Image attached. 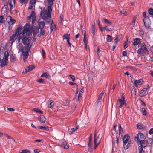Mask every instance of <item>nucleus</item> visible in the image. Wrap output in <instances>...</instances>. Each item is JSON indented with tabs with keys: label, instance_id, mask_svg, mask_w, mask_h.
Listing matches in <instances>:
<instances>
[{
	"label": "nucleus",
	"instance_id": "nucleus-1",
	"mask_svg": "<svg viewBox=\"0 0 153 153\" xmlns=\"http://www.w3.org/2000/svg\"><path fill=\"white\" fill-rule=\"evenodd\" d=\"M23 28L22 26H20L14 31L13 34L11 36L10 38V41L12 45L15 40L17 39L19 35V32H21Z\"/></svg>",
	"mask_w": 153,
	"mask_h": 153
},
{
	"label": "nucleus",
	"instance_id": "nucleus-2",
	"mask_svg": "<svg viewBox=\"0 0 153 153\" xmlns=\"http://www.w3.org/2000/svg\"><path fill=\"white\" fill-rule=\"evenodd\" d=\"M122 140L123 143V146L124 149H127L131 146L130 137L128 134H126L123 137Z\"/></svg>",
	"mask_w": 153,
	"mask_h": 153
},
{
	"label": "nucleus",
	"instance_id": "nucleus-3",
	"mask_svg": "<svg viewBox=\"0 0 153 153\" xmlns=\"http://www.w3.org/2000/svg\"><path fill=\"white\" fill-rule=\"evenodd\" d=\"M31 37L28 36H24L22 39V42L28 50H30L31 45L30 42L31 41Z\"/></svg>",
	"mask_w": 153,
	"mask_h": 153
},
{
	"label": "nucleus",
	"instance_id": "nucleus-4",
	"mask_svg": "<svg viewBox=\"0 0 153 153\" xmlns=\"http://www.w3.org/2000/svg\"><path fill=\"white\" fill-rule=\"evenodd\" d=\"M141 48H139L137 51V53L144 56L145 54H149V51L146 47V45L144 43L141 44Z\"/></svg>",
	"mask_w": 153,
	"mask_h": 153
},
{
	"label": "nucleus",
	"instance_id": "nucleus-5",
	"mask_svg": "<svg viewBox=\"0 0 153 153\" xmlns=\"http://www.w3.org/2000/svg\"><path fill=\"white\" fill-rule=\"evenodd\" d=\"M32 32V29L30 28V26L29 24L26 23L25 26L24 27V29L22 32L20 33L21 34H22L23 36H26L25 34L26 33V35L28 33V36H29V34L30 33H31Z\"/></svg>",
	"mask_w": 153,
	"mask_h": 153
},
{
	"label": "nucleus",
	"instance_id": "nucleus-6",
	"mask_svg": "<svg viewBox=\"0 0 153 153\" xmlns=\"http://www.w3.org/2000/svg\"><path fill=\"white\" fill-rule=\"evenodd\" d=\"M40 16L43 20H45L48 17L51 18V13L44 8L40 12Z\"/></svg>",
	"mask_w": 153,
	"mask_h": 153
},
{
	"label": "nucleus",
	"instance_id": "nucleus-7",
	"mask_svg": "<svg viewBox=\"0 0 153 153\" xmlns=\"http://www.w3.org/2000/svg\"><path fill=\"white\" fill-rule=\"evenodd\" d=\"M6 21V24L9 27H10L11 25H13L16 22L15 20L12 19L10 16H8L7 17Z\"/></svg>",
	"mask_w": 153,
	"mask_h": 153
},
{
	"label": "nucleus",
	"instance_id": "nucleus-8",
	"mask_svg": "<svg viewBox=\"0 0 153 153\" xmlns=\"http://www.w3.org/2000/svg\"><path fill=\"white\" fill-rule=\"evenodd\" d=\"M143 22L145 27L146 29L149 28L151 21L149 17H145L143 19Z\"/></svg>",
	"mask_w": 153,
	"mask_h": 153
},
{
	"label": "nucleus",
	"instance_id": "nucleus-9",
	"mask_svg": "<svg viewBox=\"0 0 153 153\" xmlns=\"http://www.w3.org/2000/svg\"><path fill=\"white\" fill-rule=\"evenodd\" d=\"M25 47H23V50L21 52H22V55L23 56H24V58H23V60L25 61V59H27L28 56V51Z\"/></svg>",
	"mask_w": 153,
	"mask_h": 153
},
{
	"label": "nucleus",
	"instance_id": "nucleus-10",
	"mask_svg": "<svg viewBox=\"0 0 153 153\" xmlns=\"http://www.w3.org/2000/svg\"><path fill=\"white\" fill-rule=\"evenodd\" d=\"M8 3H7L5 4L2 8L1 13L2 15H5L8 11Z\"/></svg>",
	"mask_w": 153,
	"mask_h": 153
},
{
	"label": "nucleus",
	"instance_id": "nucleus-11",
	"mask_svg": "<svg viewBox=\"0 0 153 153\" xmlns=\"http://www.w3.org/2000/svg\"><path fill=\"white\" fill-rule=\"evenodd\" d=\"M144 135L143 134L141 133H138L137 135V136L135 137V140L138 142L140 141L141 139L143 138Z\"/></svg>",
	"mask_w": 153,
	"mask_h": 153
},
{
	"label": "nucleus",
	"instance_id": "nucleus-12",
	"mask_svg": "<svg viewBox=\"0 0 153 153\" xmlns=\"http://www.w3.org/2000/svg\"><path fill=\"white\" fill-rule=\"evenodd\" d=\"M54 102L52 100H49L48 101L46 105L49 108H51L54 107Z\"/></svg>",
	"mask_w": 153,
	"mask_h": 153
},
{
	"label": "nucleus",
	"instance_id": "nucleus-13",
	"mask_svg": "<svg viewBox=\"0 0 153 153\" xmlns=\"http://www.w3.org/2000/svg\"><path fill=\"white\" fill-rule=\"evenodd\" d=\"M139 142V144L140 146L139 147H141L142 148H144L146 147L147 146V143H145V141L143 140H141L140 141H138Z\"/></svg>",
	"mask_w": 153,
	"mask_h": 153
},
{
	"label": "nucleus",
	"instance_id": "nucleus-14",
	"mask_svg": "<svg viewBox=\"0 0 153 153\" xmlns=\"http://www.w3.org/2000/svg\"><path fill=\"white\" fill-rule=\"evenodd\" d=\"M38 25L40 29H43L45 25V23L43 21L39 22L38 23Z\"/></svg>",
	"mask_w": 153,
	"mask_h": 153
},
{
	"label": "nucleus",
	"instance_id": "nucleus-15",
	"mask_svg": "<svg viewBox=\"0 0 153 153\" xmlns=\"http://www.w3.org/2000/svg\"><path fill=\"white\" fill-rule=\"evenodd\" d=\"M118 130L119 135L121 137H122L123 135V132L120 124L118 125Z\"/></svg>",
	"mask_w": 153,
	"mask_h": 153
},
{
	"label": "nucleus",
	"instance_id": "nucleus-16",
	"mask_svg": "<svg viewBox=\"0 0 153 153\" xmlns=\"http://www.w3.org/2000/svg\"><path fill=\"white\" fill-rule=\"evenodd\" d=\"M135 86L137 87L138 85H141L143 83V81L142 79H140L138 80H135L134 81Z\"/></svg>",
	"mask_w": 153,
	"mask_h": 153
},
{
	"label": "nucleus",
	"instance_id": "nucleus-17",
	"mask_svg": "<svg viewBox=\"0 0 153 153\" xmlns=\"http://www.w3.org/2000/svg\"><path fill=\"white\" fill-rule=\"evenodd\" d=\"M148 94V92L144 88L141 91L140 96V97H144L146 95Z\"/></svg>",
	"mask_w": 153,
	"mask_h": 153
},
{
	"label": "nucleus",
	"instance_id": "nucleus-18",
	"mask_svg": "<svg viewBox=\"0 0 153 153\" xmlns=\"http://www.w3.org/2000/svg\"><path fill=\"white\" fill-rule=\"evenodd\" d=\"M141 42L140 39L139 38H136L134 40L133 45H137Z\"/></svg>",
	"mask_w": 153,
	"mask_h": 153
},
{
	"label": "nucleus",
	"instance_id": "nucleus-19",
	"mask_svg": "<svg viewBox=\"0 0 153 153\" xmlns=\"http://www.w3.org/2000/svg\"><path fill=\"white\" fill-rule=\"evenodd\" d=\"M16 0H10L9 5L10 7V10H11L13 8V6L15 5Z\"/></svg>",
	"mask_w": 153,
	"mask_h": 153
},
{
	"label": "nucleus",
	"instance_id": "nucleus-20",
	"mask_svg": "<svg viewBox=\"0 0 153 153\" xmlns=\"http://www.w3.org/2000/svg\"><path fill=\"white\" fill-rule=\"evenodd\" d=\"M131 93L132 97H135L136 92L135 88L134 86L131 87Z\"/></svg>",
	"mask_w": 153,
	"mask_h": 153
},
{
	"label": "nucleus",
	"instance_id": "nucleus-21",
	"mask_svg": "<svg viewBox=\"0 0 153 153\" xmlns=\"http://www.w3.org/2000/svg\"><path fill=\"white\" fill-rule=\"evenodd\" d=\"M78 128V127H75L73 128H71V129H69L68 130V131L69 134H71L73 133Z\"/></svg>",
	"mask_w": 153,
	"mask_h": 153
},
{
	"label": "nucleus",
	"instance_id": "nucleus-22",
	"mask_svg": "<svg viewBox=\"0 0 153 153\" xmlns=\"http://www.w3.org/2000/svg\"><path fill=\"white\" fill-rule=\"evenodd\" d=\"M69 145L66 142H63L62 143L61 146L65 149H67L69 147Z\"/></svg>",
	"mask_w": 153,
	"mask_h": 153
},
{
	"label": "nucleus",
	"instance_id": "nucleus-23",
	"mask_svg": "<svg viewBox=\"0 0 153 153\" xmlns=\"http://www.w3.org/2000/svg\"><path fill=\"white\" fill-rule=\"evenodd\" d=\"M117 103L119 105V107L121 108L123 105V100L121 99H119L117 100Z\"/></svg>",
	"mask_w": 153,
	"mask_h": 153
},
{
	"label": "nucleus",
	"instance_id": "nucleus-24",
	"mask_svg": "<svg viewBox=\"0 0 153 153\" xmlns=\"http://www.w3.org/2000/svg\"><path fill=\"white\" fill-rule=\"evenodd\" d=\"M38 119L39 121L42 122V123H44L45 122V117L43 115H41L40 117L38 118Z\"/></svg>",
	"mask_w": 153,
	"mask_h": 153
},
{
	"label": "nucleus",
	"instance_id": "nucleus-25",
	"mask_svg": "<svg viewBox=\"0 0 153 153\" xmlns=\"http://www.w3.org/2000/svg\"><path fill=\"white\" fill-rule=\"evenodd\" d=\"M41 77H45L47 79H50L51 77L50 75L46 72L43 73L42 75L41 76Z\"/></svg>",
	"mask_w": 153,
	"mask_h": 153
},
{
	"label": "nucleus",
	"instance_id": "nucleus-26",
	"mask_svg": "<svg viewBox=\"0 0 153 153\" xmlns=\"http://www.w3.org/2000/svg\"><path fill=\"white\" fill-rule=\"evenodd\" d=\"M17 48L20 51H22L23 50V47L21 43H19L17 46Z\"/></svg>",
	"mask_w": 153,
	"mask_h": 153
},
{
	"label": "nucleus",
	"instance_id": "nucleus-27",
	"mask_svg": "<svg viewBox=\"0 0 153 153\" xmlns=\"http://www.w3.org/2000/svg\"><path fill=\"white\" fill-rule=\"evenodd\" d=\"M137 19V16H134L133 18V20H132L130 24L131 25H132V27H133L135 25V22Z\"/></svg>",
	"mask_w": 153,
	"mask_h": 153
},
{
	"label": "nucleus",
	"instance_id": "nucleus-28",
	"mask_svg": "<svg viewBox=\"0 0 153 153\" xmlns=\"http://www.w3.org/2000/svg\"><path fill=\"white\" fill-rule=\"evenodd\" d=\"M121 37V36L118 35L114 39V43L116 44L120 40Z\"/></svg>",
	"mask_w": 153,
	"mask_h": 153
},
{
	"label": "nucleus",
	"instance_id": "nucleus-29",
	"mask_svg": "<svg viewBox=\"0 0 153 153\" xmlns=\"http://www.w3.org/2000/svg\"><path fill=\"white\" fill-rule=\"evenodd\" d=\"M120 13L122 14H123L124 16H126L127 14V12L126 9H123L120 11Z\"/></svg>",
	"mask_w": 153,
	"mask_h": 153
},
{
	"label": "nucleus",
	"instance_id": "nucleus-30",
	"mask_svg": "<svg viewBox=\"0 0 153 153\" xmlns=\"http://www.w3.org/2000/svg\"><path fill=\"white\" fill-rule=\"evenodd\" d=\"M92 33L94 36L95 34V25L94 24H92Z\"/></svg>",
	"mask_w": 153,
	"mask_h": 153
},
{
	"label": "nucleus",
	"instance_id": "nucleus-31",
	"mask_svg": "<svg viewBox=\"0 0 153 153\" xmlns=\"http://www.w3.org/2000/svg\"><path fill=\"white\" fill-rule=\"evenodd\" d=\"M38 128L40 129H43L44 130H47L48 129V127L47 126H39Z\"/></svg>",
	"mask_w": 153,
	"mask_h": 153
},
{
	"label": "nucleus",
	"instance_id": "nucleus-32",
	"mask_svg": "<svg viewBox=\"0 0 153 153\" xmlns=\"http://www.w3.org/2000/svg\"><path fill=\"white\" fill-rule=\"evenodd\" d=\"M33 110L35 112L39 113L40 114H43V111L39 108H33Z\"/></svg>",
	"mask_w": 153,
	"mask_h": 153
},
{
	"label": "nucleus",
	"instance_id": "nucleus-33",
	"mask_svg": "<svg viewBox=\"0 0 153 153\" xmlns=\"http://www.w3.org/2000/svg\"><path fill=\"white\" fill-rule=\"evenodd\" d=\"M20 32H19V36H18V37H17V38L18 39V42H20V40H21V39H22H22H23L24 36H22V34H20Z\"/></svg>",
	"mask_w": 153,
	"mask_h": 153
},
{
	"label": "nucleus",
	"instance_id": "nucleus-34",
	"mask_svg": "<svg viewBox=\"0 0 153 153\" xmlns=\"http://www.w3.org/2000/svg\"><path fill=\"white\" fill-rule=\"evenodd\" d=\"M138 150L139 151V153H144L145 151L143 150V148L141 147H138Z\"/></svg>",
	"mask_w": 153,
	"mask_h": 153
},
{
	"label": "nucleus",
	"instance_id": "nucleus-35",
	"mask_svg": "<svg viewBox=\"0 0 153 153\" xmlns=\"http://www.w3.org/2000/svg\"><path fill=\"white\" fill-rule=\"evenodd\" d=\"M83 42H84V43L85 44V46L86 48V46H87L86 43H87V40L86 39V38L85 32L84 34V36Z\"/></svg>",
	"mask_w": 153,
	"mask_h": 153
},
{
	"label": "nucleus",
	"instance_id": "nucleus-36",
	"mask_svg": "<svg viewBox=\"0 0 153 153\" xmlns=\"http://www.w3.org/2000/svg\"><path fill=\"white\" fill-rule=\"evenodd\" d=\"M106 40L108 42H111L112 41V39L111 36L109 35H107Z\"/></svg>",
	"mask_w": 153,
	"mask_h": 153
},
{
	"label": "nucleus",
	"instance_id": "nucleus-37",
	"mask_svg": "<svg viewBox=\"0 0 153 153\" xmlns=\"http://www.w3.org/2000/svg\"><path fill=\"white\" fill-rule=\"evenodd\" d=\"M103 22L107 24H109V25H110L111 23V22H110L107 19H106L105 18H104L103 19Z\"/></svg>",
	"mask_w": 153,
	"mask_h": 153
},
{
	"label": "nucleus",
	"instance_id": "nucleus-38",
	"mask_svg": "<svg viewBox=\"0 0 153 153\" xmlns=\"http://www.w3.org/2000/svg\"><path fill=\"white\" fill-rule=\"evenodd\" d=\"M88 150L90 152L92 151V143H88Z\"/></svg>",
	"mask_w": 153,
	"mask_h": 153
},
{
	"label": "nucleus",
	"instance_id": "nucleus-39",
	"mask_svg": "<svg viewBox=\"0 0 153 153\" xmlns=\"http://www.w3.org/2000/svg\"><path fill=\"white\" fill-rule=\"evenodd\" d=\"M30 151L27 149H24L20 153H30Z\"/></svg>",
	"mask_w": 153,
	"mask_h": 153
},
{
	"label": "nucleus",
	"instance_id": "nucleus-40",
	"mask_svg": "<svg viewBox=\"0 0 153 153\" xmlns=\"http://www.w3.org/2000/svg\"><path fill=\"white\" fill-rule=\"evenodd\" d=\"M148 12L149 14L152 16L153 15V9L151 8L149 9Z\"/></svg>",
	"mask_w": 153,
	"mask_h": 153
},
{
	"label": "nucleus",
	"instance_id": "nucleus-41",
	"mask_svg": "<svg viewBox=\"0 0 153 153\" xmlns=\"http://www.w3.org/2000/svg\"><path fill=\"white\" fill-rule=\"evenodd\" d=\"M70 34H65L63 35V38L64 39H70Z\"/></svg>",
	"mask_w": 153,
	"mask_h": 153
},
{
	"label": "nucleus",
	"instance_id": "nucleus-42",
	"mask_svg": "<svg viewBox=\"0 0 153 153\" xmlns=\"http://www.w3.org/2000/svg\"><path fill=\"white\" fill-rule=\"evenodd\" d=\"M137 128L138 129H143L144 128V126L143 125L138 124L137 126Z\"/></svg>",
	"mask_w": 153,
	"mask_h": 153
},
{
	"label": "nucleus",
	"instance_id": "nucleus-43",
	"mask_svg": "<svg viewBox=\"0 0 153 153\" xmlns=\"http://www.w3.org/2000/svg\"><path fill=\"white\" fill-rule=\"evenodd\" d=\"M102 98L98 97V99L97 100V105L98 106L100 105L101 101L102 100Z\"/></svg>",
	"mask_w": 153,
	"mask_h": 153
},
{
	"label": "nucleus",
	"instance_id": "nucleus-44",
	"mask_svg": "<svg viewBox=\"0 0 153 153\" xmlns=\"http://www.w3.org/2000/svg\"><path fill=\"white\" fill-rule=\"evenodd\" d=\"M53 24H54V23H53V20H52V22L51 23V25H50V29H51V31H50L51 33L52 32V31H53Z\"/></svg>",
	"mask_w": 153,
	"mask_h": 153
},
{
	"label": "nucleus",
	"instance_id": "nucleus-45",
	"mask_svg": "<svg viewBox=\"0 0 153 153\" xmlns=\"http://www.w3.org/2000/svg\"><path fill=\"white\" fill-rule=\"evenodd\" d=\"M48 2V4L51 5V6H52L53 4V2L55 0H47Z\"/></svg>",
	"mask_w": 153,
	"mask_h": 153
},
{
	"label": "nucleus",
	"instance_id": "nucleus-46",
	"mask_svg": "<svg viewBox=\"0 0 153 153\" xmlns=\"http://www.w3.org/2000/svg\"><path fill=\"white\" fill-rule=\"evenodd\" d=\"M20 2L22 4H27L28 1V0H19Z\"/></svg>",
	"mask_w": 153,
	"mask_h": 153
},
{
	"label": "nucleus",
	"instance_id": "nucleus-47",
	"mask_svg": "<svg viewBox=\"0 0 153 153\" xmlns=\"http://www.w3.org/2000/svg\"><path fill=\"white\" fill-rule=\"evenodd\" d=\"M28 69H29L30 71H31L35 68V66L33 65H31L27 67Z\"/></svg>",
	"mask_w": 153,
	"mask_h": 153
},
{
	"label": "nucleus",
	"instance_id": "nucleus-48",
	"mask_svg": "<svg viewBox=\"0 0 153 153\" xmlns=\"http://www.w3.org/2000/svg\"><path fill=\"white\" fill-rule=\"evenodd\" d=\"M52 6H51V5H49V6H48L47 7V11H48L50 13H51L52 11V9L51 7Z\"/></svg>",
	"mask_w": 153,
	"mask_h": 153
},
{
	"label": "nucleus",
	"instance_id": "nucleus-49",
	"mask_svg": "<svg viewBox=\"0 0 153 153\" xmlns=\"http://www.w3.org/2000/svg\"><path fill=\"white\" fill-rule=\"evenodd\" d=\"M96 133H95V134H94V144H97V138H96Z\"/></svg>",
	"mask_w": 153,
	"mask_h": 153
},
{
	"label": "nucleus",
	"instance_id": "nucleus-50",
	"mask_svg": "<svg viewBox=\"0 0 153 153\" xmlns=\"http://www.w3.org/2000/svg\"><path fill=\"white\" fill-rule=\"evenodd\" d=\"M37 81L39 82L40 83H42L44 82V81L43 79L42 78H40L38 79L37 80Z\"/></svg>",
	"mask_w": 153,
	"mask_h": 153
},
{
	"label": "nucleus",
	"instance_id": "nucleus-51",
	"mask_svg": "<svg viewBox=\"0 0 153 153\" xmlns=\"http://www.w3.org/2000/svg\"><path fill=\"white\" fill-rule=\"evenodd\" d=\"M142 112L144 115H146V109L144 108H142Z\"/></svg>",
	"mask_w": 153,
	"mask_h": 153
},
{
	"label": "nucleus",
	"instance_id": "nucleus-52",
	"mask_svg": "<svg viewBox=\"0 0 153 153\" xmlns=\"http://www.w3.org/2000/svg\"><path fill=\"white\" fill-rule=\"evenodd\" d=\"M3 15H2L0 16V23H2L3 22V19L4 18Z\"/></svg>",
	"mask_w": 153,
	"mask_h": 153
},
{
	"label": "nucleus",
	"instance_id": "nucleus-53",
	"mask_svg": "<svg viewBox=\"0 0 153 153\" xmlns=\"http://www.w3.org/2000/svg\"><path fill=\"white\" fill-rule=\"evenodd\" d=\"M44 20H45L47 24H48L50 23V18L48 17L46 19Z\"/></svg>",
	"mask_w": 153,
	"mask_h": 153
},
{
	"label": "nucleus",
	"instance_id": "nucleus-54",
	"mask_svg": "<svg viewBox=\"0 0 153 153\" xmlns=\"http://www.w3.org/2000/svg\"><path fill=\"white\" fill-rule=\"evenodd\" d=\"M30 16L32 17V18H33V17L36 18V16H35L34 11H31Z\"/></svg>",
	"mask_w": 153,
	"mask_h": 153
},
{
	"label": "nucleus",
	"instance_id": "nucleus-55",
	"mask_svg": "<svg viewBox=\"0 0 153 153\" xmlns=\"http://www.w3.org/2000/svg\"><path fill=\"white\" fill-rule=\"evenodd\" d=\"M149 142L151 144H152V143H153V140L151 138H149V139L148 140H147L146 141V143Z\"/></svg>",
	"mask_w": 153,
	"mask_h": 153
},
{
	"label": "nucleus",
	"instance_id": "nucleus-56",
	"mask_svg": "<svg viewBox=\"0 0 153 153\" xmlns=\"http://www.w3.org/2000/svg\"><path fill=\"white\" fill-rule=\"evenodd\" d=\"M40 33L42 35H44L45 34V31L43 29H40Z\"/></svg>",
	"mask_w": 153,
	"mask_h": 153
},
{
	"label": "nucleus",
	"instance_id": "nucleus-57",
	"mask_svg": "<svg viewBox=\"0 0 153 153\" xmlns=\"http://www.w3.org/2000/svg\"><path fill=\"white\" fill-rule=\"evenodd\" d=\"M15 60V57L12 55L10 57V60L12 62H13Z\"/></svg>",
	"mask_w": 153,
	"mask_h": 153
},
{
	"label": "nucleus",
	"instance_id": "nucleus-58",
	"mask_svg": "<svg viewBox=\"0 0 153 153\" xmlns=\"http://www.w3.org/2000/svg\"><path fill=\"white\" fill-rule=\"evenodd\" d=\"M36 0H30V4L31 5H33L36 3Z\"/></svg>",
	"mask_w": 153,
	"mask_h": 153
},
{
	"label": "nucleus",
	"instance_id": "nucleus-59",
	"mask_svg": "<svg viewBox=\"0 0 153 153\" xmlns=\"http://www.w3.org/2000/svg\"><path fill=\"white\" fill-rule=\"evenodd\" d=\"M69 77L72 79V81H74L75 80V77L74 75H70Z\"/></svg>",
	"mask_w": 153,
	"mask_h": 153
},
{
	"label": "nucleus",
	"instance_id": "nucleus-60",
	"mask_svg": "<svg viewBox=\"0 0 153 153\" xmlns=\"http://www.w3.org/2000/svg\"><path fill=\"white\" fill-rule=\"evenodd\" d=\"M82 94L80 93H79L78 94V101H80V99L82 97Z\"/></svg>",
	"mask_w": 153,
	"mask_h": 153
},
{
	"label": "nucleus",
	"instance_id": "nucleus-61",
	"mask_svg": "<svg viewBox=\"0 0 153 153\" xmlns=\"http://www.w3.org/2000/svg\"><path fill=\"white\" fill-rule=\"evenodd\" d=\"M149 133L150 135H152L153 134V128H152L149 130Z\"/></svg>",
	"mask_w": 153,
	"mask_h": 153
},
{
	"label": "nucleus",
	"instance_id": "nucleus-62",
	"mask_svg": "<svg viewBox=\"0 0 153 153\" xmlns=\"http://www.w3.org/2000/svg\"><path fill=\"white\" fill-rule=\"evenodd\" d=\"M42 56H43V58L44 59L46 57L45 54V51L43 49H42Z\"/></svg>",
	"mask_w": 153,
	"mask_h": 153
},
{
	"label": "nucleus",
	"instance_id": "nucleus-63",
	"mask_svg": "<svg viewBox=\"0 0 153 153\" xmlns=\"http://www.w3.org/2000/svg\"><path fill=\"white\" fill-rule=\"evenodd\" d=\"M127 52L126 51H123L122 53V55L124 56H127Z\"/></svg>",
	"mask_w": 153,
	"mask_h": 153
},
{
	"label": "nucleus",
	"instance_id": "nucleus-64",
	"mask_svg": "<svg viewBox=\"0 0 153 153\" xmlns=\"http://www.w3.org/2000/svg\"><path fill=\"white\" fill-rule=\"evenodd\" d=\"M144 89H145V90L148 92L150 89V87L149 86V85H148L147 87L146 88H144Z\"/></svg>",
	"mask_w": 153,
	"mask_h": 153
}]
</instances>
